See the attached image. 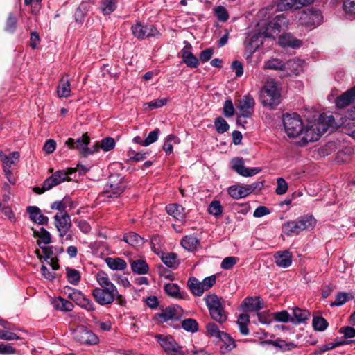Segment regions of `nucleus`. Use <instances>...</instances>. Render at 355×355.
<instances>
[{
	"instance_id": "12",
	"label": "nucleus",
	"mask_w": 355,
	"mask_h": 355,
	"mask_svg": "<svg viewBox=\"0 0 355 355\" xmlns=\"http://www.w3.org/2000/svg\"><path fill=\"white\" fill-rule=\"evenodd\" d=\"M344 121L345 119L337 114L327 115L323 113L320 115L318 119V123L326 126L325 132L330 128L334 130L340 127L343 129Z\"/></svg>"
},
{
	"instance_id": "31",
	"label": "nucleus",
	"mask_w": 355,
	"mask_h": 355,
	"mask_svg": "<svg viewBox=\"0 0 355 355\" xmlns=\"http://www.w3.org/2000/svg\"><path fill=\"white\" fill-rule=\"evenodd\" d=\"M96 279L100 286V287H98V288L118 290L116 286L110 280L108 275L106 272L99 271L96 275Z\"/></svg>"
},
{
	"instance_id": "28",
	"label": "nucleus",
	"mask_w": 355,
	"mask_h": 355,
	"mask_svg": "<svg viewBox=\"0 0 355 355\" xmlns=\"http://www.w3.org/2000/svg\"><path fill=\"white\" fill-rule=\"evenodd\" d=\"M275 263L280 268H288L292 263V256L289 251H279L274 255Z\"/></svg>"
},
{
	"instance_id": "43",
	"label": "nucleus",
	"mask_w": 355,
	"mask_h": 355,
	"mask_svg": "<svg viewBox=\"0 0 355 355\" xmlns=\"http://www.w3.org/2000/svg\"><path fill=\"white\" fill-rule=\"evenodd\" d=\"M342 132L355 139V119L349 116L345 119Z\"/></svg>"
},
{
	"instance_id": "16",
	"label": "nucleus",
	"mask_w": 355,
	"mask_h": 355,
	"mask_svg": "<svg viewBox=\"0 0 355 355\" xmlns=\"http://www.w3.org/2000/svg\"><path fill=\"white\" fill-rule=\"evenodd\" d=\"M131 30L133 35L139 40H143L146 37L160 35L159 32L153 26H144L138 21L136 24L132 26Z\"/></svg>"
},
{
	"instance_id": "8",
	"label": "nucleus",
	"mask_w": 355,
	"mask_h": 355,
	"mask_svg": "<svg viewBox=\"0 0 355 355\" xmlns=\"http://www.w3.org/2000/svg\"><path fill=\"white\" fill-rule=\"evenodd\" d=\"M73 338L77 342L85 345H96L99 339L92 330L86 327L80 325L72 331Z\"/></svg>"
},
{
	"instance_id": "42",
	"label": "nucleus",
	"mask_w": 355,
	"mask_h": 355,
	"mask_svg": "<svg viewBox=\"0 0 355 355\" xmlns=\"http://www.w3.org/2000/svg\"><path fill=\"white\" fill-rule=\"evenodd\" d=\"M162 260L166 266L171 268H176L180 264L177 255L173 252L163 254Z\"/></svg>"
},
{
	"instance_id": "17",
	"label": "nucleus",
	"mask_w": 355,
	"mask_h": 355,
	"mask_svg": "<svg viewBox=\"0 0 355 355\" xmlns=\"http://www.w3.org/2000/svg\"><path fill=\"white\" fill-rule=\"evenodd\" d=\"M231 163L232 169L243 177H251L261 171V169L259 168H249L245 167L244 161L242 158H234L232 159Z\"/></svg>"
},
{
	"instance_id": "46",
	"label": "nucleus",
	"mask_w": 355,
	"mask_h": 355,
	"mask_svg": "<svg viewBox=\"0 0 355 355\" xmlns=\"http://www.w3.org/2000/svg\"><path fill=\"white\" fill-rule=\"evenodd\" d=\"M207 334L210 337L220 339L225 332L220 331L217 324L214 322H209L206 325Z\"/></svg>"
},
{
	"instance_id": "30",
	"label": "nucleus",
	"mask_w": 355,
	"mask_h": 355,
	"mask_svg": "<svg viewBox=\"0 0 355 355\" xmlns=\"http://www.w3.org/2000/svg\"><path fill=\"white\" fill-rule=\"evenodd\" d=\"M57 94L60 98H67L71 95V84L68 75L63 76L57 87Z\"/></svg>"
},
{
	"instance_id": "63",
	"label": "nucleus",
	"mask_w": 355,
	"mask_h": 355,
	"mask_svg": "<svg viewBox=\"0 0 355 355\" xmlns=\"http://www.w3.org/2000/svg\"><path fill=\"white\" fill-rule=\"evenodd\" d=\"M115 146V141L112 137H106L102 139L101 143V148L104 151H110Z\"/></svg>"
},
{
	"instance_id": "27",
	"label": "nucleus",
	"mask_w": 355,
	"mask_h": 355,
	"mask_svg": "<svg viewBox=\"0 0 355 355\" xmlns=\"http://www.w3.org/2000/svg\"><path fill=\"white\" fill-rule=\"evenodd\" d=\"M73 295H74V297H72V299L76 300L77 304L83 309L88 311H94L96 310L94 303L89 299L86 298L81 292H74Z\"/></svg>"
},
{
	"instance_id": "56",
	"label": "nucleus",
	"mask_w": 355,
	"mask_h": 355,
	"mask_svg": "<svg viewBox=\"0 0 355 355\" xmlns=\"http://www.w3.org/2000/svg\"><path fill=\"white\" fill-rule=\"evenodd\" d=\"M208 211L210 214L215 216H220L223 212V207L220 202L218 200L212 201L209 206Z\"/></svg>"
},
{
	"instance_id": "24",
	"label": "nucleus",
	"mask_w": 355,
	"mask_h": 355,
	"mask_svg": "<svg viewBox=\"0 0 355 355\" xmlns=\"http://www.w3.org/2000/svg\"><path fill=\"white\" fill-rule=\"evenodd\" d=\"M241 306L243 311H256L259 312V310L263 308V302L260 297H246L242 302Z\"/></svg>"
},
{
	"instance_id": "58",
	"label": "nucleus",
	"mask_w": 355,
	"mask_h": 355,
	"mask_svg": "<svg viewBox=\"0 0 355 355\" xmlns=\"http://www.w3.org/2000/svg\"><path fill=\"white\" fill-rule=\"evenodd\" d=\"M159 132L160 130L159 128H156L150 132L148 137L144 140V146H148L155 143L158 139Z\"/></svg>"
},
{
	"instance_id": "39",
	"label": "nucleus",
	"mask_w": 355,
	"mask_h": 355,
	"mask_svg": "<svg viewBox=\"0 0 355 355\" xmlns=\"http://www.w3.org/2000/svg\"><path fill=\"white\" fill-rule=\"evenodd\" d=\"M105 262L108 267L114 270H123L127 267L125 260L121 258L107 257L105 259Z\"/></svg>"
},
{
	"instance_id": "18",
	"label": "nucleus",
	"mask_w": 355,
	"mask_h": 355,
	"mask_svg": "<svg viewBox=\"0 0 355 355\" xmlns=\"http://www.w3.org/2000/svg\"><path fill=\"white\" fill-rule=\"evenodd\" d=\"M55 225L59 232V236L63 237L67 235L71 227V221L69 215L64 212V214H56L54 216Z\"/></svg>"
},
{
	"instance_id": "19",
	"label": "nucleus",
	"mask_w": 355,
	"mask_h": 355,
	"mask_svg": "<svg viewBox=\"0 0 355 355\" xmlns=\"http://www.w3.org/2000/svg\"><path fill=\"white\" fill-rule=\"evenodd\" d=\"M300 20L306 26L315 27L320 24L322 20V15L320 11L308 10L302 12Z\"/></svg>"
},
{
	"instance_id": "38",
	"label": "nucleus",
	"mask_w": 355,
	"mask_h": 355,
	"mask_svg": "<svg viewBox=\"0 0 355 355\" xmlns=\"http://www.w3.org/2000/svg\"><path fill=\"white\" fill-rule=\"evenodd\" d=\"M182 246L189 250H196L200 245V241L193 236H185L181 241Z\"/></svg>"
},
{
	"instance_id": "15",
	"label": "nucleus",
	"mask_w": 355,
	"mask_h": 355,
	"mask_svg": "<svg viewBox=\"0 0 355 355\" xmlns=\"http://www.w3.org/2000/svg\"><path fill=\"white\" fill-rule=\"evenodd\" d=\"M288 20L284 14L277 15L272 21H270L266 28V36L274 37L277 35L281 30L286 27Z\"/></svg>"
},
{
	"instance_id": "2",
	"label": "nucleus",
	"mask_w": 355,
	"mask_h": 355,
	"mask_svg": "<svg viewBox=\"0 0 355 355\" xmlns=\"http://www.w3.org/2000/svg\"><path fill=\"white\" fill-rule=\"evenodd\" d=\"M92 296L96 302L101 306L110 305L114 300L120 306H125L126 305L125 297L119 294L118 290L95 288L92 291Z\"/></svg>"
},
{
	"instance_id": "23",
	"label": "nucleus",
	"mask_w": 355,
	"mask_h": 355,
	"mask_svg": "<svg viewBox=\"0 0 355 355\" xmlns=\"http://www.w3.org/2000/svg\"><path fill=\"white\" fill-rule=\"evenodd\" d=\"M302 70V61L300 60H289L284 64V76H297Z\"/></svg>"
},
{
	"instance_id": "53",
	"label": "nucleus",
	"mask_w": 355,
	"mask_h": 355,
	"mask_svg": "<svg viewBox=\"0 0 355 355\" xmlns=\"http://www.w3.org/2000/svg\"><path fill=\"white\" fill-rule=\"evenodd\" d=\"M259 34H254L248 42H246V49L250 52H254L255 50L259 46Z\"/></svg>"
},
{
	"instance_id": "1",
	"label": "nucleus",
	"mask_w": 355,
	"mask_h": 355,
	"mask_svg": "<svg viewBox=\"0 0 355 355\" xmlns=\"http://www.w3.org/2000/svg\"><path fill=\"white\" fill-rule=\"evenodd\" d=\"M260 101L266 107L274 108L280 103L281 94L278 84L273 79L268 80L260 91Z\"/></svg>"
},
{
	"instance_id": "62",
	"label": "nucleus",
	"mask_w": 355,
	"mask_h": 355,
	"mask_svg": "<svg viewBox=\"0 0 355 355\" xmlns=\"http://www.w3.org/2000/svg\"><path fill=\"white\" fill-rule=\"evenodd\" d=\"M275 321L280 322H287L291 321V317L287 311L276 312L273 315Z\"/></svg>"
},
{
	"instance_id": "6",
	"label": "nucleus",
	"mask_w": 355,
	"mask_h": 355,
	"mask_svg": "<svg viewBox=\"0 0 355 355\" xmlns=\"http://www.w3.org/2000/svg\"><path fill=\"white\" fill-rule=\"evenodd\" d=\"M89 137L87 134H83L77 139L69 138L65 144L71 149H77L83 156L87 157L98 151L99 148L98 144H96V145L93 146V148H88L87 146L89 144Z\"/></svg>"
},
{
	"instance_id": "4",
	"label": "nucleus",
	"mask_w": 355,
	"mask_h": 355,
	"mask_svg": "<svg viewBox=\"0 0 355 355\" xmlns=\"http://www.w3.org/2000/svg\"><path fill=\"white\" fill-rule=\"evenodd\" d=\"M205 300L211 318L220 324L225 322L227 315L220 298L215 294H210L205 297Z\"/></svg>"
},
{
	"instance_id": "5",
	"label": "nucleus",
	"mask_w": 355,
	"mask_h": 355,
	"mask_svg": "<svg viewBox=\"0 0 355 355\" xmlns=\"http://www.w3.org/2000/svg\"><path fill=\"white\" fill-rule=\"evenodd\" d=\"M283 123L285 132L289 137L295 138L302 133L303 124L297 114H284Z\"/></svg>"
},
{
	"instance_id": "25",
	"label": "nucleus",
	"mask_w": 355,
	"mask_h": 355,
	"mask_svg": "<svg viewBox=\"0 0 355 355\" xmlns=\"http://www.w3.org/2000/svg\"><path fill=\"white\" fill-rule=\"evenodd\" d=\"M355 100V86L340 96H338L336 99V105L339 108H343L349 105Z\"/></svg>"
},
{
	"instance_id": "22",
	"label": "nucleus",
	"mask_w": 355,
	"mask_h": 355,
	"mask_svg": "<svg viewBox=\"0 0 355 355\" xmlns=\"http://www.w3.org/2000/svg\"><path fill=\"white\" fill-rule=\"evenodd\" d=\"M185 44L184 47L181 51L182 61L189 67L196 68L199 65V60L191 52V45L187 42H185Z\"/></svg>"
},
{
	"instance_id": "3",
	"label": "nucleus",
	"mask_w": 355,
	"mask_h": 355,
	"mask_svg": "<svg viewBox=\"0 0 355 355\" xmlns=\"http://www.w3.org/2000/svg\"><path fill=\"white\" fill-rule=\"evenodd\" d=\"M316 220L311 216H304L296 220H290L282 225V232L287 236L298 234L303 230H311L315 225Z\"/></svg>"
},
{
	"instance_id": "48",
	"label": "nucleus",
	"mask_w": 355,
	"mask_h": 355,
	"mask_svg": "<svg viewBox=\"0 0 355 355\" xmlns=\"http://www.w3.org/2000/svg\"><path fill=\"white\" fill-rule=\"evenodd\" d=\"M116 8V0H102L101 10L103 15H110Z\"/></svg>"
},
{
	"instance_id": "54",
	"label": "nucleus",
	"mask_w": 355,
	"mask_h": 355,
	"mask_svg": "<svg viewBox=\"0 0 355 355\" xmlns=\"http://www.w3.org/2000/svg\"><path fill=\"white\" fill-rule=\"evenodd\" d=\"M352 298L349 294L346 293H339L336 297V300L331 303V306H340L343 305L345 302Z\"/></svg>"
},
{
	"instance_id": "64",
	"label": "nucleus",
	"mask_w": 355,
	"mask_h": 355,
	"mask_svg": "<svg viewBox=\"0 0 355 355\" xmlns=\"http://www.w3.org/2000/svg\"><path fill=\"white\" fill-rule=\"evenodd\" d=\"M343 9L347 14L355 16V0H345Z\"/></svg>"
},
{
	"instance_id": "36",
	"label": "nucleus",
	"mask_w": 355,
	"mask_h": 355,
	"mask_svg": "<svg viewBox=\"0 0 355 355\" xmlns=\"http://www.w3.org/2000/svg\"><path fill=\"white\" fill-rule=\"evenodd\" d=\"M123 241L135 247L141 246L145 242L144 238H142L140 235L133 232L125 234L123 236Z\"/></svg>"
},
{
	"instance_id": "20",
	"label": "nucleus",
	"mask_w": 355,
	"mask_h": 355,
	"mask_svg": "<svg viewBox=\"0 0 355 355\" xmlns=\"http://www.w3.org/2000/svg\"><path fill=\"white\" fill-rule=\"evenodd\" d=\"M179 306H170L162 310L161 313L155 314V319L159 322H165L169 320L178 319L181 313Z\"/></svg>"
},
{
	"instance_id": "60",
	"label": "nucleus",
	"mask_w": 355,
	"mask_h": 355,
	"mask_svg": "<svg viewBox=\"0 0 355 355\" xmlns=\"http://www.w3.org/2000/svg\"><path fill=\"white\" fill-rule=\"evenodd\" d=\"M17 26V19L12 13H10L6 20L5 30L9 33H13Z\"/></svg>"
},
{
	"instance_id": "40",
	"label": "nucleus",
	"mask_w": 355,
	"mask_h": 355,
	"mask_svg": "<svg viewBox=\"0 0 355 355\" xmlns=\"http://www.w3.org/2000/svg\"><path fill=\"white\" fill-rule=\"evenodd\" d=\"M284 64V62L281 59L272 58L264 62L263 68L264 69L279 70L283 71Z\"/></svg>"
},
{
	"instance_id": "13",
	"label": "nucleus",
	"mask_w": 355,
	"mask_h": 355,
	"mask_svg": "<svg viewBox=\"0 0 355 355\" xmlns=\"http://www.w3.org/2000/svg\"><path fill=\"white\" fill-rule=\"evenodd\" d=\"M314 0H277V8L279 11H293L299 10L313 2Z\"/></svg>"
},
{
	"instance_id": "47",
	"label": "nucleus",
	"mask_w": 355,
	"mask_h": 355,
	"mask_svg": "<svg viewBox=\"0 0 355 355\" xmlns=\"http://www.w3.org/2000/svg\"><path fill=\"white\" fill-rule=\"evenodd\" d=\"M173 142L174 144H179L180 139L173 135H168L166 137L164 144L163 145V150L165 151L166 155H170L173 153Z\"/></svg>"
},
{
	"instance_id": "10",
	"label": "nucleus",
	"mask_w": 355,
	"mask_h": 355,
	"mask_svg": "<svg viewBox=\"0 0 355 355\" xmlns=\"http://www.w3.org/2000/svg\"><path fill=\"white\" fill-rule=\"evenodd\" d=\"M263 186V182H257L247 186L234 185L228 189L230 196L235 199L245 198L256 189H261Z\"/></svg>"
},
{
	"instance_id": "33",
	"label": "nucleus",
	"mask_w": 355,
	"mask_h": 355,
	"mask_svg": "<svg viewBox=\"0 0 355 355\" xmlns=\"http://www.w3.org/2000/svg\"><path fill=\"white\" fill-rule=\"evenodd\" d=\"M279 44L283 47H299L302 42L290 34H284L279 37Z\"/></svg>"
},
{
	"instance_id": "35",
	"label": "nucleus",
	"mask_w": 355,
	"mask_h": 355,
	"mask_svg": "<svg viewBox=\"0 0 355 355\" xmlns=\"http://www.w3.org/2000/svg\"><path fill=\"white\" fill-rule=\"evenodd\" d=\"M293 316L291 317V322L295 324L304 322L310 316L308 311L298 307H295L293 309Z\"/></svg>"
},
{
	"instance_id": "50",
	"label": "nucleus",
	"mask_w": 355,
	"mask_h": 355,
	"mask_svg": "<svg viewBox=\"0 0 355 355\" xmlns=\"http://www.w3.org/2000/svg\"><path fill=\"white\" fill-rule=\"evenodd\" d=\"M352 340H343V341H337L336 343H330L322 346H320L318 350L316 352V354H322L327 350L332 349L336 347L341 346L343 345H347L351 343Z\"/></svg>"
},
{
	"instance_id": "34",
	"label": "nucleus",
	"mask_w": 355,
	"mask_h": 355,
	"mask_svg": "<svg viewBox=\"0 0 355 355\" xmlns=\"http://www.w3.org/2000/svg\"><path fill=\"white\" fill-rule=\"evenodd\" d=\"M187 286L195 296H202L205 292L201 282L196 277H190L188 279Z\"/></svg>"
},
{
	"instance_id": "49",
	"label": "nucleus",
	"mask_w": 355,
	"mask_h": 355,
	"mask_svg": "<svg viewBox=\"0 0 355 355\" xmlns=\"http://www.w3.org/2000/svg\"><path fill=\"white\" fill-rule=\"evenodd\" d=\"M313 327L315 331H323L328 327V322L321 316H315L313 319Z\"/></svg>"
},
{
	"instance_id": "7",
	"label": "nucleus",
	"mask_w": 355,
	"mask_h": 355,
	"mask_svg": "<svg viewBox=\"0 0 355 355\" xmlns=\"http://www.w3.org/2000/svg\"><path fill=\"white\" fill-rule=\"evenodd\" d=\"M155 338L168 355H184L182 347L172 336L157 334Z\"/></svg>"
},
{
	"instance_id": "14",
	"label": "nucleus",
	"mask_w": 355,
	"mask_h": 355,
	"mask_svg": "<svg viewBox=\"0 0 355 355\" xmlns=\"http://www.w3.org/2000/svg\"><path fill=\"white\" fill-rule=\"evenodd\" d=\"M255 101L254 98L250 95H245L239 101L238 108L241 111V115L237 118V123L241 122V117H250L254 112Z\"/></svg>"
},
{
	"instance_id": "52",
	"label": "nucleus",
	"mask_w": 355,
	"mask_h": 355,
	"mask_svg": "<svg viewBox=\"0 0 355 355\" xmlns=\"http://www.w3.org/2000/svg\"><path fill=\"white\" fill-rule=\"evenodd\" d=\"M182 327L187 331L195 332L198 331V324L196 320L188 318L182 321Z\"/></svg>"
},
{
	"instance_id": "37",
	"label": "nucleus",
	"mask_w": 355,
	"mask_h": 355,
	"mask_svg": "<svg viewBox=\"0 0 355 355\" xmlns=\"http://www.w3.org/2000/svg\"><path fill=\"white\" fill-rule=\"evenodd\" d=\"M131 268L133 272L139 275H144L148 272L149 267L146 261L137 259L131 261Z\"/></svg>"
},
{
	"instance_id": "29",
	"label": "nucleus",
	"mask_w": 355,
	"mask_h": 355,
	"mask_svg": "<svg viewBox=\"0 0 355 355\" xmlns=\"http://www.w3.org/2000/svg\"><path fill=\"white\" fill-rule=\"evenodd\" d=\"M166 212L178 220H182L186 217L185 209L178 204H170L166 207Z\"/></svg>"
},
{
	"instance_id": "45",
	"label": "nucleus",
	"mask_w": 355,
	"mask_h": 355,
	"mask_svg": "<svg viewBox=\"0 0 355 355\" xmlns=\"http://www.w3.org/2000/svg\"><path fill=\"white\" fill-rule=\"evenodd\" d=\"M19 153L14 151L9 155H6L3 160V168H11L12 166H15L19 159Z\"/></svg>"
},
{
	"instance_id": "26",
	"label": "nucleus",
	"mask_w": 355,
	"mask_h": 355,
	"mask_svg": "<svg viewBox=\"0 0 355 355\" xmlns=\"http://www.w3.org/2000/svg\"><path fill=\"white\" fill-rule=\"evenodd\" d=\"M31 220L39 225H46L48 223V217L41 213V210L36 206H29L26 209Z\"/></svg>"
},
{
	"instance_id": "41",
	"label": "nucleus",
	"mask_w": 355,
	"mask_h": 355,
	"mask_svg": "<svg viewBox=\"0 0 355 355\" xmlns=\"http://www.w3.org/2000/svg\"><path fill=\"white\" fill-rule=\"evenodd\" d=\"M164 291L169 296L178 299H183L186 295L185 293H182L180 291L179 286L175 284H166L164 286Z\"/></svg>"
},
{
	"instance_id": "9",
	"label": "nucleus",
	"mask_w": 355,
	"mask_h": 355,
	"mask_svg": "<svg viewBox=\"0 0 355 355\" xmlns=\"http://www.w3.org/2000/svg\"><path fill=\"white\" fill-rule=\"evenodd\" d=\"M126 184L119 175H110L104 193L107 198H117L125 189Z\"/></svg>"
},
{
	"instance_id": "59",
	"label": "nucleus",
	"mask_w": 355,
	"mask_h": 355,
	"mask_svg": "<svg viewBox=\"0 0 355 355\" xmlns=\"http://www.w3.org/2000/svg\"><path fill=\"white\" fill-rule=\"evenodd\" d=\"M239 259L235 257H225L221 262L220 267L224 270H230L238 262Z\"/></svg>"
},
{
	"instance_id": "32",
	"label": "nucleus",
	"mask_w": 355,
	"mask_h": 355,
	"mask_svg": "<svg viewBox=\"0 0 355 355\" xmlns=\"http://www.w3.org/2000/svg\"><path fill=\"white\" fill-rule=\"evenodd\" d=\"M220 338L223 344L220 347V352L221 354H226L232 351L236 347V343L234 340L230 336V334L225 333Z\"/></svg>"
},
{
	"instance_id": "51",
	"label": "nucleus",
	"mask_w": 355,
	"mask_h": 355,
	"mask_svg": "<svg viewBox=\"0 0 355 355\" xmlns=\"http://www.w3.org/2000/svg\"><path fill=\"white\" fill-rule=\"evenodd\" d=\"M66 270L68 281L71 284L77 285L80 280V275L79 271L69 268H67Z\"/></svg>"
},
{
	"instance_id": "57",
	"label": "nucleus",
	"mask_w": 355,
	"mask_h": 355,
	"mask_svg": "<svg viewBox=\"0 0 355 355\" xmlns=\"http://www.w3.org/2000/svg\"><path fill=\"white\" fill-rule=\"evenodd\" d=\"M215 127L218 133H224L229 129V125L222 117H218L215 121Z\"/></svg>"
},
{
	"instance_id": "21",
	"label": "nucleus",
	"mask_w": 355,
	"mask_h": 355,
	"mask_svg": "<svg viewBox=\"0 0 355 355\" xmlns=\"http://www.w3.org/2000/svg\"><path fill=\"white\" fill-rule=\"evenodd\" d=\"M69 180L70 178H67V174L64 171H58L44 180V189L50 190L53 187L58 185L64 181Z\"/></svg>"
},
{
	"instance_id": "11",
	"label": "nucleus",
	"mask_w": 355,
	"mask_h": 355,
	"mask_svg": "<svg viewBox=\"0 0 355 355\" xmlns=\"http://www.w3.org/2000/svg\"><path fill=\"white\" fill-rule=\"evenodd\" d=\"M318 122L306 128L304 132L302 131V139L304 142H313L320 139L325 133L326 126H324Z\"/></svg>"
},
{
	"instance_id": "55",
	"label": "nucleus",
	"mask_w": 355,
	"mask_h": 355,
	"mask_svg": "<svg viewBox=\"0 0 355 355\" xmlns=\"http://www.w3.org/2000/svg\"><path fill=\"white\" fill-rule=\"evenodd\" d=\"M56 308L61 311H70L73 308V304L69 300L59 297L56 301Z\"/></svg>"
},
{
	"instance_id": "44",
	"label": "nucleus",
	"mask_w": 355,
	"mask_h": 355,
	"mask_svg": "<svg viewBox=\"0 0 355 355\" xmlns=\"http://www.w3.org/2000/svg\"><path fill=\"white\" fill-rule=\"evenodd\" d=\"M34 236L38 237L41 241H37V244L41 246V243L44 245L49 244L51 242V237L50 233L44 227H41L39 231H34Z\"/></svg>"
},
{
	"instance_id": "61",
	"label": "nucleus",
	"mask_w": 355,
	"mask_h": 355,
	"mask_svg": "<svg viewBox=\"0 0 355 355\" xmlns=\"http://www.w3.org/2000/svg\"><path fill=\"white\" fill-rule=\"evenodd\" d=\"M277 187L275 192L278 195H283L286 193L288 189V185L286 180L282 178H279L277 180Z\"/></svg>"
}]
</instances>
